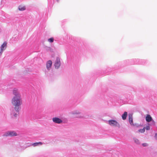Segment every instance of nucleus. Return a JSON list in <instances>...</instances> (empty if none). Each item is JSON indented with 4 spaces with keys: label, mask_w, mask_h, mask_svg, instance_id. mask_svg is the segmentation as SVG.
<instances>
[{
    "label": "nucleus",
    "mask_w": 157,
    "mask_h": 157,
    "mask_svg": "<svg viewBox=\"0 0 157 157\" xmlns=\"http://www.w3.org/2000/svg\"><path fill=\"white\" fill-rule=\"evenodd\" d=\"M52 62L51 60H49L48 61L46 64V68H47L48 70H49L52 66Z\"/></svg>",
    "instance_id": "8"
},
{
    "label": "nucleus",
    "mask_w": 157,
    "mask_h": 157,
    "mask_svg": "<svg viewBox=\"0 0 157 157\" xmlns=\"http://www.w3.org/2000/svg\"><path fill=\"white\" fill-rule=\"evenodd\" d=\"M80 113H77V114H79Z\"/></svg>",
    "instance_id": "23"
},
{
    "label": "nucleus",
    "mask_w": 157,
    "mask_h": 157,
    "mask_svg": "<svg viewBox=\"0 0 157 157\" xmlns=\"http://www.w3.org/2000/svg\"><path fill=\"white\" fill-rule=\"evenodd\" d=\"M134 141L137 144H140V142H139V140L138 139H136V138L134 139Z\"/></svg>",
    "instance_id": "16"
},
{
    "label": "nucleus",
    "mask_w": 157,
    "mask_h": 157,
    "mask_svg": "<svg viewBox=\"0 0 157 157\" xmlns=\"http://www.w3.org/2000/svg\"><path fill=\"white\" fill-rule=\"evenodd\" d=\"M128 113L126 112H124V113L122 114V119L123 120H125L126 119V117L127 116Z\"/></svg>",
    "instance_id": "12"
},
{
    "label": "nucleus",
    "mask_w": 157,
    "mask_h": 157,
    "mask_svg": "<svg viewBox=\"0 0 157 157\" xmlns=\"http://www.w3.org/2000/svg\"><path fill=\"white\" fill-rule=\"evenodd\" d=\"M17 114L16 113H14V114H13V116L15 117H17Z\"/></svg>",
    "instance_id": "19"
},
{
    "label": "nucleus",
    "mask_w": 157,
    "mask_h": 157,
    "mask_svg": "<svg viewBox=\"0 0 157 157\" xmlns=\"http://www.w3.org/2000/svg\"><path fill=\"white\" fill-rule=\"evenodd\" d=\"M12 113H14V110H13L12 111Z\"/></svg>",
    "instance_id": "21"
},
{
    "label": "nucleus",
    "mask_w": 157,
    "mask_h": 157,
    "mask_svg": "<svg viewBox=\"0 0 157 157\" xmlns=\"http://www.w3.org/2000/svg\"><path fill=\"white\" fill-rule=\"evenodd\" d=\"M11 103L14 106V109L17 112L19 111V107L22 103V101L21 97H14L12 99Z\"/></svg>",
    "instance_id": "1"
},
{
    "label": "nucleus",
    "mask_w": 157,
    "mask_h": 157,
    "mask_svg": "<svg viewBox=\"0 0 157 157\" xmlns=\"http://www.w3.org/2000/svg\"><path fill=\"white\" fill-rule=\"evenodd\" d=\"M109 124L112 126L120 127V125L116 121L113 120H110L108 121Z\"/></svg>",
    "instance_id": "2"
},
{
    "label": "nucleus",
    "mask_w": 157,
    "mask_h": 157,
    "mask_svg": "<svg viewBox=\"0 0 157 157\" xmlns=\"http://www.w3.org/2000/svg\"><path fill=\"white\" fill-rule=\"evenodd\" d=\"M48 41L50 43H52L54 41V39L53 37L51 38L48 39Z\"/></svg>",
    "instance_id": "15"
},
{
    "label": "nucleus",
    "mask_w": 157,
    "mask_h": 157,
    "mask_svg": "<svg viewBox=\"0 0 157 157\" xmlns=\"http://www.w3.org/2000/svg\"><path fill=\"white\" fill-rule=\"evenodd\" d=\"M7 47V42L6 41L4 42L1 45V54L2 53V52L5 50Z\"/></svg>",
    "instance_id": "5"
},
{
    "label": "nucleus",
    "mask_w": 157,
    "mask_h": 157,
    "mask_svg": "<svg viewBox=\"0 0 157 157\" xmlns=\"http://www.w3.org/2000/svg\"><path fill=\"white\" fill-rule=\"evenodd\" d=\"M155 138L157 139V133L155 134Z\"/></svg>",
    "instance_id": "20"
},
{
    "label": "nucleus",
    "mask_w": 157,
    "mask_h": 157,
    "mask_svg": "<svg viewBox=\"0 0 157 157\" xmlns=\"http://www.w3.org/2000/svg\"><path fill=\"white\" fill-rule=\"evenodd\" d=\"M42 143L41 142H38L33 143L32 144V145L33 147H36L38 145H42Z\"/></svg>",
    "instance_id": "13"
},
{
    "label": "nucleus",
    "mask_w": 157,
    "mask_h": 157,
    "mask_svg": "<svg viewBox=\"0 0 157 157\" xmlns=\"http://www.w3.org/2000/svg\"><path fill=\"white\" fill-rule=\"evenodd\" d=\"M17 136V133L14 131H8L4 135V136Z\"/></svg>",
    "instance_id": "3"
},
{
    "label": "nucleus",
    "mask_w": 157,
    "mask_h": 157,
    "mask_svg": "<svg viewBox=\"0 0 157 157\" xmlns=\"http://www.w3.org/2000/svg\"><path fill=\"white\" fill-rule=\"evenodd\" d=\"M18 10L20 11H23L26 9L25 7V6L22 5L19 6L18 7Z\"/></svg>",
    "instance_id": "11"
},
{
    "label": "nucleus",
    "mask_w": 157,
    "mask_h": 157,
    "mask_svg": "<svg viewBox=\"0 0 157 157\" xmlns=\"http://www.w3.org/2000/svg\"><path fill=\"white\" fill-rule=\"evenodd\" d=\"M145 127L144 128L142 129H140L139 130V132L140 133H143L145 131Z\"/></svg>",
    "instance_id": "14"
},
{
    "label": "nucleus",
    "mask_w": 157,
    "mask_h": 157,
    "mask_svg": "<svg viewBox=\"0 0 157 157\" xmlns=\"http://www.w3.org/2000/svg\"><path fill=\"white\" fill-rule=\"evenodd\" d=\"M142 145L144 147H146L148 145V144L147 143H144L142 144Z\"/></svg>",
    "instance_id": "17"
},
{
    "label": "nucleus",
    "mask_w": 157,
    "mask_h": 157,
    "mask_svg": "<svg viewBox=\"0 0 157 157\" xmlns=\"http://www.w3.org/2000/svg\"><path fill=\"white\" fill-rule=\"evenodd\" d=\"M145 128L147 130H149L150 129V127L149 126H147Z\"/></svg>",
    "instance_id": "18"
},
{
    "label": "nucleus",
    "mask_w": 157,
    "mask_h": 157,
    "mask_svg": "<svg viewBox=\"0 0 157 157\" xmlns=\"http://www.w3.org/2000/svg\"><path fill=\"white\" fill-rule=\"evenodd\" d=\"M152 120V118L150 115H147L146 117V120L147 122H150Z\"/></svg>",
    "instance_id": "10"
},
{
    "label": "nucleus",
    "mask_w": 157,
    "mask_h": 157,
    "mask_svg": "<svg viewBox=\"0 0 157 157\" xmlns=\"http://www.w3.org/2000/svg\"><path fill=\"white\" fill-rule=\"evenodd\" d=\"M129 121L130 124L134 126L133 123L132 114H129L128 115Z\"/></svg>",
    "instance_id": "6"
},
{
    "label": "nucleus",
    "mask_w": 157,
    "mask_h": 157,
    "mask_svg": "<svg viewBox=\"0 0 157 157\" xmlns=\"http://www.w3.org/2000/svg\"><path fill=\"white\" fill-rule=\"evenodd\" d=\"M53 121L55 123L60 124L62 122V120L57 117H55L52 118Z\"/></svg>",
    "instance_id": "7"
},
{
    "label": "nucleus",
    "mask_w": 157,
    "mask_h": 157,
    "mask_svg": "<svg viewBox=\"0 0 157 157\" xmlns=\"http://www.w3.org/2000/svg\"><path fill=\"white\" fill-rule=\"evenodd\" d=\"M13 93L14 95V97H18L19 96L20 97H21V95L20 94L16 89H15L13 90Z\"/></svg>",
    "instance_id": "9"
},
{
    "label": "nucleus",
    "mask_w": 157,
    "mask_h": 157,
    "mask_svg": "<svg viewBox=\"0 0 157 157\" xmlns=\"http://www.w3.org/2000/svg\"><path fill=\"white\" fill-rule=\"evenodd\" d=\"M57 2H59V0H57Z\"/></svg>",
    "instance_id": "22"
},
{
    "label": "nucleus",
    "mask_w": 157,
    "mask_h": 157,
    "mask_svg": "<svg viewBox=\"0 0 157 157\" xmlns=\"http://www.w3.org/2000/svg\"><path fill=\"white\" fill-rule=\"evenodd\" d=\"M60 65V61L59 58L57 57L55 64V66L56 68H59Z\"/></svg>",
    "instance_id": "4"
}]
</instances>
